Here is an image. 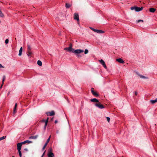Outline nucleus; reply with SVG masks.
Segmentation results:
<instances>
[{
	"label": "nucleus",
	"instance_id": "nucleus-1",
	"mask_svg": "<svg viewBox=\"0 0 157 157\" xmlns=\"http://www.w3.org/2000/svg\"><path fill=\"white\" fill-rule=\"evenodd\" d=\"M143 8L142 7L140 8L136 6H133L131 8V9L132 10H134L136 12H138L142 10Z\"/></svg>",
	"mask_w": 157,
	"mask_h": 157
},
{
	"label": "nucleus",
	"instance_id": "nucleus-2",
	"mask_svg": "<svg viewBox=\"0 0 157 157\" xmlns=\"http://www.w3.org/2000/svg\"><path fill=\"white\" fill-rule=\"evenodd\" d=\"M72 44H70L69 47L65 48H64V50H67L69 52H73L74 49L72 48Z\"/></svg>",
	"mask_w": 157,
	"mask_h": 157
},
{
	"label": "nucleus",
	"instance_id": "nucleus-3",
	"mask_svg": "<svg viewBox=\"0 0 157 157\" xmlns=\"http://www.w3.org/2000/svg\"><path fill=\"white\" fill-rule=\"evenodd\" d=\"M84 52L83 50L81 49H76L75 50H74L73 52V53H74L75 54H80L82 52Z\"/></svg>",
	"mask_w": 157,
	"mask_h": 157
},
{
	"label": "nucleus",
	"instance_id": "nucleus-4",
	"mask_svg": "<svg viewBox=\"0 0 157 157\" xmlns=\"http://www.w3.org/2000/svg\"><path fill=\"white\" fill-rule=\"evenodd\" d=\"M95 105L100 109H102L104 108V106L102 104H101L99 102L98 103L95 104Z\"/></svg>",
	"mask_w": 157,
	"mask_h": 157
},
{
	"label": "nucleus",
	"instance_id": "nucleus-5",
	"mask_svg": "<svg viewBox=\"0 0 157 157\" xmlns=\"http://www.w3.org/2000/svg\"><path fill=\"white\" fill-rule=\"evenodd\" d=\"M50 151H48V157H54V154L51 152L52 149H49Z\"/></svg>",
	"mask_w": 157,
	"mask_h": 157
},
{
	"label": "nucleus",
	"instance_id": "nucleus-6",
	"mask_svg": "<svg viewBox=\"0 0 157 157\" xmlns=\"http://www.w3.org/2000/svg\"><path fill=\"white\" fill-rule=\"evenodd\" d=\"M74 18L75 20L78 21H79V15L78 13H75L74 14Z\"/></svg>",
	"mask_w": 157,
	"mask_h": 157
},
{
	"label": "nucleus",
	"instance_id": "nucleus-7",
	"mask_svg": "<svg viewBox=\"0 0 157 157\" xmlns=\"http://www.w3.org/2000/svg\"><path fill=\"white\" fill-rule=\"evenodd\" d=\"M94 89L92 88L91 89V91L92 94L95 96L98 97L99 96L98 94L96 92L94 91Z\"/></svg>",
	"mask_w": 157,
	"mask_h": 157
},
{
	"label": "nucleus",
	"instance_id": "nucleus-8",
	"mask_svg": "<svg viewBox=\"0 0 157 157\" xmlns=\"http://www.w3.org/2000/svg\"><path fill=\"white\" fill-rule=\"evenodd\" d=\"M99 61L100 62L101 64H102L103 67L105 69L107 68V67L105 65V62L102 60L101 59L99 60Z\"/></svg>",
	"mask_w": 157,
	"mask_h": 157
},
{
	"label": "nucleus",
	"instance_id": "nucleus-9",
	"mask_svg": "<svg viewBox=\"0 0 157 157\" xmlns=\"http://www.w3.org/2000/svg\"><path fill=\"white\" fill-rule=\"evenodd\" d=\"M51 138V136H50L48 139L46 141V143L44 145V147H43L42 148V150H44V149L46 147V146L47 145L48 143H49V140H50V139Z\"/></svg>",
	"mask_w": 157,
	"mask_h": 157
},
{
	"label": "nucleus",
	"instance_id": "nucleus-10",
	"mask_svg": "<svg viewBox=\"0 0 157 157\" xmlns=\"http://www.w3.org/2000/svg\"><path fill=\"white\" fill-rule=\"evenodd\" d=\"M47 116H52L55 115V112L53 111H52L51 112H48L46 113Z\"/></svg>",
	"mask_w": 157,
	"mask_h": 157
},
{
	"label": "nucleus",
	"instance_id": "nucleus-11",
	"mask_svg": "<svg viewBox=\"0 0 157 157\" xmlns=\"http://www.w3.org/2000/svg\"><path fill=\"white\" fill-rule=\"evenodd\" d=\"M22 142L18 143L17 144V149L18 151L21 150V149Z\"/></svg>",
	"mask_w": 157,
	"mask_h": 157
},
{
	"label": "nucleus",
	"instance_id": "nucleus-12",
	"mask_svg": "<svg viewBox=\"0 0 157 157\" xmlns=\"http://www.w3.org/2000/svg\"><path fill=\"white\" fill-rule=\"evenodd\" d=\"M94 31L98 33H104V32L102 30H98V29H94Z\"/></svg>",
	"mask_w": 157,
	"mask_h": 157
},
{
	"label": "nucleus",
	"instance_id": "nucleus-13",
	"mask_svg": "<svg viewBox=\"0 0 157 157\" xmlns=\"http://www.w3.org/2000/svg\"><path fill=\"white\" fill-rule=\"evenodd\" d=\"M116 60L121 63H124V61L121 58L117 59Z\"/></svg>",
	"mask_w": 157,
	"mask_h": 157
},
{
	"label": "nucleus",
	"instance_id": "nucleus-14",
	"mask_svg": "<svg viewBox=\"0 0 157 157\" xmlns=\"http://www.w3.org/2000/svg\"><path fill=\"white\" fill-rule=\"evenodd\" d=\"M90 101L91 102H96L97 103H98L99 102L98 100L96 98L91 99L90 100Z\"/></svg>",
	"mask_w": 157,
	"mask_h": 157
},
{
	"label": "nucleus",
	"instance_id": "nucleus-15",
	"mask_svg": "<svg viewBox=\"0 0 157 157\" xmlns=\"http://www.w3.org/2000/svg\"><path fill=\"white\" fill-rule=\"evenodd\" d=\"M48 120H49V118H47V119H46V122L45 123V125H44V130H46V126L47 125V124H48Z\"/></svg>",
	"mask_w": 157,
	"mask_h": 157
},
{
	"label": "nucleus",
	"instance_id": "nucleus-16",
	"mask_svg": "<svg viewBox=\"0 0 157 157\" xmlns=\"http://www.w3.org/2000/svg\"><path fill=\"white\" fill-rule=\"evenodd\" d=\"M27 51H31V45L30 44L28 43L27 45Z\"/></svg>",
	"mask_w": 157,
	"mask_h": 157
},
{
	"label": "nucleus",
	"instance_id": "nucleus-17",
	"mask_svg": "<svg viewBox=\"0 0 157 157\" xmlns=\"http://www.w3.org/2000/svg\"><path fill=\"white\" fill-rule=\"evenodd\" d=\"M22 142L23 144H24L26 143H28V144H30L32 143V141H30L28 140H25Z\"/></svg>",
	"mask_w": 157,
	"mask_h": 157
},
{
	"label": "nucleus",
	"instance_id": "nucleus-18",
	"mask_svg": "<svg viewBox=\"0 0 157 157\" xmlns=\"http://www.w3.org/2000/svg\"><path fill=\"white\" fill-rule=\"evenodd\" d=\"M38 137V136L37 135L35 136H30L29 137V139H36Z\"/></svg>",
	"mask_w": 157,
	"mask_h": 157
},
{
	"label": "nucleus",
	"instance_id": "nucleus-19",
	"mask_svg": "<svg viewBox=\"0 0 157 157\" xmlns=\"http://www.w3.org/2000/svg\"><path fill=\"white\" fill-rule=\"evenodd\" d=\"M156 10V9L153 8H151L149 9V11L150 12L154 13Z\"/></svg>",
	"mask_w": 157,
	"mask_h": 157
},
{
	"label": "nucleus",
	"instance_id": "nucleus-20",
	"mask_svg": "<svg viewBox=\"0 0 157 157\" xmlns=\"http://www.w3.org/2000/svg\"><path fill=\"white\" fill-rule=\"evenodd\" d=\"M22 48L21 47L20 48L19 51V53L18 55L19 56H20L22 55Z\"/></svg>",
	"mask_w": 157,
	"mask_h": 157
},
{
	"label": "nucleus",
	"instance_id": "nucleus-21",
	"mask_svg": "<svg viewBox=\"0 0 157 157\" xmlns=\"http://www.w3.org/2000/svg\"><path fill=\"white\" fill-rule=\"evenodd\" d=\"M157 102V98H156L154 100H151L150 101V102L152 104H154Z\"/></svg>",
	"mask_w": 157,
	"mask_h": 157
},
{
	"label": "nucleus",
	"instance_id": "nucleus-22",
	"mask_svg": "<svg viewBox=\"0 0 157 157\" xmlns=\"http://www.w3.org/2000/svg\"><path fill=\"white\" fill-rule=\"evenodd\" d=\"M139 76L140 77V78H144V79H148V77H145V76H143V75H139Z\"/></svg>",
	"mask_w": 157,
	"mask_h": 157
},
{
	"label": "nucleus",
	"instance_id": "nucleus-23",
	"mask_svg": "<svg viewBox=\"0 0 157 157\" xmlns=\"http://www.w3.org/2000/svg\"><path fill=\"white\" fill-rule=\"evenodd\" d=\"M37 64L40 66H41L42 65V63L40 60H38L37 61Z\"/></svg>",
	"mask_w": 157,
	"mask_h": 157
},
{
	"label": "nucleus",
	"instance_id": "nucleus-24",
	"mask_svg": "<svg viewBox=\"0 0 157 157\" xmlns=\"http://www.w3.org/2000/svg\"><path fill=\"white\" fill-rule=\"evenodd\" d=\"M71 5L68 3H66L65 5V6L66 8H69L71 7Z\"/></svg>",
	"mask_w": 157,
	"mask_h": 157
},
{
	"label": "nucleus",
	"instance_id": "nucleus-25",
	"mask_svg": "<svg viewBox=\"0 0 157 157\" xmlns=\"http://www.w3.org/2000/svg\"><path fill=\"white\" fill-rule=\"evenodd\" d=\"M5 78H6L5 76V75L3 76V79H2V85L1 86V88H2V85H3V82L4 81L5 79Z\"/></svg>",
	"mask_w": 157,
	"mask_h": 157
},
{
	"label": "nucleus",
	"instance_id": "nucleus-26",
	"mask_svg": "<svg viewBox=\"0 0 157 157\" xmlns=\"http://www.w3.org/2000/svg\"><path fill=\"white\" fill-rule=\"evenodd\" d=\"M32 54V52H31V51H27V54L28 56H30Z\"/></svg>",
	"mask_w": 157,
	"mask_h": 157
},
{
	"label": "nucleus",
	"instance_id": "nucleus-27",
	"mask_svg": "<svg viewBox=\"0 0 157 157\" xmlns=\"http://www.w3.org/2000/svg\"><path fill=\"white\" fill-rule=\"evenodd\" d=\"M6 138V136H3L2 137H0V141L3 139H4Z\"/></svg>",
	"mask_w": 157,
	"mask_h": 157
},
{
	"label": "nucleus",
	"instance_id": "nucleus-28",
	"mask_svg": "<svg viewBox=\"0 0 157 157\" xmlns=\"http://www.w3.org/2000/svg\"><path fill=\"white\" fill-rule=\"evenodd\" d=\"M18 151V153H19L20 157H21L22 154H21V150H19V151Z\"/></svg>",
	"mask_w": 157,
	"mask_h": 157
},
{
	"label": "nucleus",
	"instance_id": "nucleus-29",
	"mask_svg": "<svg viewBox=\"0 0 157 157\" xmlns=\"http://www.w3.org/2000/svg\"><path fill=\"white\" fill-rule=\"evenodd\" d=\"M143 22V20H137L136 21V22L137 23H139V22Z\"/></svg>",
	"mask_w": 157,
	"mask_h": 157
},
{
	"label": "nucleus",
	"instance_id": "nucleus-30",
	"mask_svg": "<svg viewBox=\"0 0 157 157\" xmlns=\"http://www.w3.org/2000/svg\"><path fill=\"white\" fill-rule=\"evenodd\" d=\"M88 50L87 49H85V51H84L85 54H87V53H88Z\"/></svg>",
	"mask_w": 157,
	"mask_h": 157
},
{
	"label": "nucleus",
	"instance_id": "nucleus-31",
	"mask_svg": "<svg viewBox=\"0 0 157 157\" xmlns=\"http://www.w3.org/2000/svg\"><path fill=\"white\" fill-rule=\"evenodd\" d=\"M16 108L14 107V108L13 109V113H15L16 112Z\"/></svg>",
	"mask_w": 157,
	"mask_h": 157
},
{
	"label": "nucleus",
	"instance_id": "nucleus-32",
	"mask_svg": "<svg viewBox=\"0 0 157 157\" xmlns=\"http://www.w3.org/2000/svg\"><path fill=\"white\" fill-rule=\"evenodd\" d=\"M8 42H9V40L8 39H6V40L5 41V43L6 44H8Z\"/></svg>",
	"mask_w": 157,
	"mask_h": 157
},
{
	"label": "nucleus",
	"instance_id": "nucleus-33",
	"mask_svg": "<svg viewBox=\"0 0 157 157\" xmlns=\"http://www.w3.org/2000/svg\"><path fill=\"white\" fill-rule=\"evenodd\" d=\"M106 119H107V121L109 122V121H110V118L109 117H106Z\"/></svg>",
	"mask_w": 157,
	"mask_h": 157
},
{
	"label": "nucleus",
	"instance_id": "nucleus-34",
	"mask_svg": "<svg viewBox=\"0 0 157 157\" xmlns=\"http://www.w3.org/2000/svg\"><path fill=\"white\" fill-rule=\"evenodd\" d=\"M46 120L43 119L41 120V122H44L45 123L46 122Z\"/></svg>",
	"mask_w": 157,
	"mask_h": 157
},
{
	"label": "nucleus",
	"instance_id": "nucleus-35",
	"mask_svg": "<svg viewBox=\"0 0 157 157\" xmlns=\"http://www.w3.org/2000/svg\"><path fill=\"white\" fill-rule=\"evenodd\" d=\"M4 67L0 63V68H4Z\"/></svg>",
	"mask_w": 157,
	"mask_h": 157
},
{
	"label": "nucleus",
	"instance_id": "nucleus-36",
	"mask_svg": "<svg viewBox=\"0 0 157 157\" xmlns=\"http://www.w3.org/2000/svg\"><path fill=\"white\" fill-rule=\"evenodd\" d=\"M45 151L42 154V155L41 156L42 157H43L45 153Z\"/></svg>",
	"mask_w": 157,
	"mask_h": 157
},
{
	"label": "nucleus",
	"instance_id": "nucleus-37",
	"mask_svg": "<svg viewBox=\"0 0 157 157\" xmlns=\"http://www.w3.org/2000/svg\"><path fill=\"white\" fill-rule=\"evenodd\" d=\"M90 29H92V30H93V31H94V29H95L94 28H91V27H90Z\"/></svg>",
	"mask_w": 157,
	"mask_h": 157
},
{
	"label": "nucleus",
	"instance_id": "nucleus-38",
	"mask_svg": "<svg viewBox=\"0 0 157 157\" xmlns=\"http://www.w3.org/2000/svg\"><path fill=\"white\" fill-rule=\"evenodd\" d=\"M17 103H16L15 104L14 107H15V108H17Z\"/></svg>",
	"mask_w": 157,
	"mask_h": 157
},
{
	"label": "nucleus",
	"instance_id": "nucleus-39",
	"mask_svg": "<svg viewBox=\"0 0 157 157\" xmlns=\"http://www.w3.org/2000/svg\"><path fill=\"white\" fill-rule=\"evenodd\" d=\"M137 92L136 91L135 92V94L136 95H137Z\"/></svg>",
	"mask_w": 157,
	"mask_h": 157
},
{
	"label": "nucleus",
	"instance_id": "nucleus-40",
	"mask_svg": "<svg viewBox=\"0 0 157 157\" xmlns=\"http://www.w3.org/2000/svg\"><path fill=\"white\" fill-rule=\"evenodd\" d=\"M24 150L25 151H28V149L27 148H25L24 149Z\"/></svg>",
	"mask_w": 157,
	"mask_h": 157
},
{
	"label": "nucleus",
	"instance_id": "nucleus-41",
	"mask_svg": "<svg viewBox=\"0 0 157 157\" xmlns=\"http://www.w3.org/2000/svg\"><path fill=\"white\" fill-rule=\"evenodd\" d=\"M57 122H58V121L57 120H56L55 121V123H57Z\"/></svg>",
	"mask_w": 157,
	"mask_h": 157
},
{
	"label": "nucleus",
	"instance_id": "nucleus-42",
	"mask_svg": "<svg viewBox=\"0 0 157 157\" xmlns=\"http://www.w3.org/2000/svg\"><path fill=\"white\" fill-rule=\"evenodd\" d=\"M58 132H59V131H58V130H57V132H56V133H58Z\"/></svg>",
	"mask_w": 157,
	"mask_h": 157
},
{
	"label": "nucleus",
	"instance_id": "nucleus-43",
	"mask_svg": "<svg viewBox=\"0 0 157 157\" xmlns=\"http://www.w3.org/2000/svg\"><path fill=\"white\" fill-rule=\"evenodd\" d=\"M77 56H79V55H77Z\"/></svg>",
	"mask_w": 157,
	"mask_h": 157
},
{
	"label": "nucleus",
	"instance_id": "nucleus-44",
	"mask_svg": "<svg viewBox=\"0 0 157 157\" xmlns=\"http://www.w3.org/2000/svg\"><path fill=\"white\" fill-rule=\"evenodd\" d=\"M12 157H15L14 156H12Z\"/></svg>",
	"mask_w": 157,
	"mask_h": 157
},
{
	"label": "nucleus",
	"instance_id": "nucleus-45",
	"mask_svg": "<svg viewBox=\"0 0 157 157\" xmlns=\"http://www.w3.org/2000/svg\"><path fill=\"white\" fill-rule=\"evenodd\" d=\"M41 157H42L41 156Z\"/></svg>",
	"mask_w": 157,
	"mask_h": 157
},
{
	"label": "nucleus",
	"instance_id": "nucleus-46",
	"mask_svg": "<svg viewBox=\"0 0 157 157\" xmlns=\"http://www.w3.org/2000/svg\"><path fill=\"white\" fill-rule=\"evenodd\" d=\"M41 157H42L41 156Z\"/></svg>",
	"mask_w": 157,
	"mask_h": 157
}]
</instances>
